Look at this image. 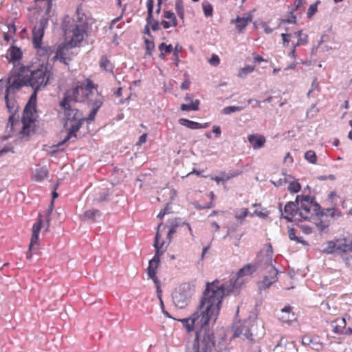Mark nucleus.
Returning <instances> with one entry per match:
<instances>
[{
	"label": "nucleus",
	"mask_w": 352,
	"mask_h": 352,
	"mask_svg": "<svg viewBox=\"0 0 352 352\" xmlns=\"http://www.w3.org/2000/svg\"><path fill=\"white\" fill-rule=\"evenodd\" d=\"M218 299L213 295L207 296L206 287L199 309L190 318L180 320L188 332L194 327L199 328L196 332L192 352H212L214 347L213 333L208 329V324L211 320L214 322L219 315L221 303Z\"/></svg>",
	"instance_id": "nucleus-1"
},
{
	"label": "nucleus",
	"mask_w": 352,
	"mask_h": 352,
	"mask_svg": "<svg viewBox=\"0 0 352 352\" xmlns=\"http://www.w3.org/2000/svg\"><path fill=\"white\" fill-rule=\"evenodd\" d=\"M256 268L257 265L248 264L240 269L235 274L230 276V280L223 283H220L218 280L206 284L207 296L213 295L215 298H219V301L222 303L224 296L230 293L235 292L241 287L243 280H241L245 276H250Z\"/></svg>",
	"instance_id": "nucleus-2"
},
{
	"label": "nucleus",
	"mask_w": 352,
	"mask_h": 352,
	"mask_svg": "<svg viewBox=\"0 0 352 352\" xmlns=\"http://www.w3.org/2000/svg\"><path fill=\"white\" fill-rule=\"evenodd\" d=\"M296 202L299 205L298 221H311L315 217L327 215V213L333 219H338L342 216L341 212L333 207L321 210L320 206L314 201V198L307 195H297Z\"/></svg>",
	"instance_id": "nucleus-3"
},
{
	"label": "nucleus",
	"mask_w": 352,
	"mask_h": 352,
	"mask_svg": "<svg viewBox=\"0 0 352 352\" xmlns=\"http://www.w3.org/2000/svg\"><path fill=\"white\" fill-rule=\"evenodd\" d=\"M273 250L271 244H268L265 250V254L262 255L261 252L256 257V263L258 267L265 268L267 270L268 275H265L263 279L258 283L260 289L269 288L278 280V270L273 265Z\"/></svg>",
	"instance_id": "nucleus-4"
},
{
	"label": "nucleus",
	"mask_w": 352,
	"mask_h": 352,
	"mask_svg": "<svg viewBox=\"0 0 352 352\" xmlns=\"http://www.w3.org/2000/svg\"><path fill=\"white\" fill-rule=\"evenodd\" d=\"M97 86L93 82L87 79L85 82L77 85L71 90L67 91L64 98H67V101L74 102H82L88 100L89 97L94 96V89H96Z\"/></svg>",
	"instance_id": "nucleus-5"
},
{
	"label": "nucleus",
	"mask_w": 352,
	"mask_h": 352,
	"mask_svg": "<svg viewBox=\"0 0 352 352\" xmlns=\"http://www.w3.org/2000/svg\"><path fill=\"white\" fill-rule=\"evenodd\" d=\"M51 73L46 67L43 65L35 70H30L28 67L27 75L28 86L33 89L39 90L45 87L50 81Z\"/></svg>",
	"instance_id": "nucleus-6"
},
{
	"label": "nucleus",
	"mask_w": 352,
	"mask_h": 352,
	"mask_svg": "<svg viewBox=\"0 0 352 352\" xmlns=\"http://www.w3.org/2000/svg\"><path fill=\"white\" fill-rule=\"evenodd\" d=\"M33 90L34 91L32 94L23 111V116L22 118L23 128L21 131L23 133H25L26 131H29L30 124L34 122V113L36 111V102L37 91L38 90Z\"/></svg>",
	"instance_id": "nucleus-7"
},
{
	"label": "nucleus",
	"mask_w": 352,
	"mask_h": 352,
	"mask_svg": "<svg viewBox=\"0 0 352 352\" xmlns=\"http://www.w3.org/2000/svg\"><path fill=\"white\" fill-rule=\"evenodd\" d=\"M28 67H21L18 72H13L8 79V86L6 92L9 93L10 89H19L23 86H28L27 75Z\"/></svg>",
	"instance_id": "nucleus-8"
},
{
	"label": "nucleus",
	"mask_w": 352,
	"mask_h": 352,
	"mask_svg": "<svg viewBox=\"0 0 352 352\" xmlns=\"http://www.w3.org/2000/svg\"><path fill=\"white\" fill-rule=\"evenodd\" d=\"M192 292L189 285H183L179 287L173 293V301L175 305L179 308H185L190 300Z\"/></svg>",
	"instance_id": "nucleus-9"
},
{
	"label": "nucleus",
	"mask_w": 352,
	"mask_h": 352,
	"mask_svg": "<svg viewBox=\"0 0 352 352\" xmlns=\"http://www.w3.org/2000/svg\"><path fill=\"white\" fill-rule=\"evenodd\" d=\"M256 326L252 320H245L240 326L235 328L233 337H242L243 339L254 341L258 333L256 332Z\"/></svg>",
	"instance_id": "nucleus-10"
},
{
	"label": "nucleus",
	"mask_w": 352,
	"mask_h": 352,
	"mask_svg": "<svg viewBox=\"0 0 352 352\" xmlns=\"http://www.w3.org/2000/svg\"><path fill=\"white\" fill-rule=\"evenodd\" d=\"M86 25L84 23H74L71 25V29H65V34L69 35L72 33L70 44L72 47L76 46L80 43L84 38V34L86 32Z\"/></svg>",
	"instance_id": "nucleus-11"
},
{
	"label": "nucleus",
	"mask_w": 352,
	"mask_h": 352,
	"mask_svg": "<svg viewBox=\"0 0 352 352\" xmlns=\"http://www.w3.org/2000/svg\"><path fill=\"white\" fill-rule=\"evenodd\" d=\"M351 248L352 239L344 237L337 239V254L340 255L346 264L352 258Z\"/></svg>",
	"instance_id": "nucleus-12"
},
{
	"label": "nucleus",
	"mask_w": 352,
	"mask_h": 352,
	"mask_svg": "<svg viewBox=\"0 0 352 352\" xmlns=\"http://www.w3.org/2000/svg\"><path fill=\"white\" fill-rule=\"evenodd\" d=\"M60 105L64 109L65 116L67 120L69 121H78L85 120V118L82 117V113L75 108H72L70 102L67 100V98H63L60 102Z\"/></svg>",
	"instance_id": "nucleus-13"
},
{
	"label": "nucleus",
	"mask_w": 352,
	"mask_h": 352,
	"mask_svg": "<svg viewBox=\"0 0 352 352\" xmlns=\"http://www.w3.org/2000/svg\"><path fill=\"white\" fill-rule=\"evenodd\" d=\"M47 24L46 19H40L38 23L32 30V43L35 48H39L41 45V41L44 35V30Z\"/></svg>",
	"instance_id": "nucleus-14"
},
{
	"label": "nucleus",
	"mask_w": 352,
	"mask_h": 352,
	"mask_svg": "<svg viewBox=\"0 0 352 352\" xmlns=\"http://www.w3.org/2000/svg\"><path fill=\"white\" fill-rule=\"evenodd\" d=\"M299 205L295 201L287 202L284 208L285 215L281 214L282 217L289 221H298Z\"/></svg>",
	"instance_id": "nucleus-15"
},
{
	"label": "nucleus",
	"mask_w": 352,
	"mask_h": 352,
	"mask_svg": "<svg viewBox=\"0 0 352 352\" xmlns=\"http://www.w3.org/2000/svg\"><path fill=\"white\" fill-rule=\"evenodd\" d=\"M42 226H43V221L41 218L38 219V221L36 223H34L33 225L32 234V237H31V240H30V243L29 245V251H31L34 248V246L36 244H37L38 241V237H39V233H40Z\"/></svg>",
	"instance_id": "nucleus-16"
},
{
	"label": "nucleus",
	"mask_w": 352,
	"mask_h": 352,
	"mask_svg": "<svg viewBox=\"0 0 352 352\" xmlns=\"http://www.w3.org/2000/svg\"><path fill=\"white\" fill-rule=\"evenodd\" d=\"M252 15L251 14H249L245 17H241L239 16H237L236 18L234 20H231V23H236V29L238 30L239 32H241L252 21Z\"/></svg>",
	"instance_id": "nucleus-17"
},
{
	"label": "nucleus",
	"mask_w": 352,
	"mask_h": 352,
	"mask_svg": "<svg viewBox=\"0 0 352 352\" xmlns=\"http://www.w3.org/2000/svg\"><path fill=\"white\" fill-rule=\"evenodd\" d=\"M248 140L252 144V146L254 150L262 148L265 142V137L258 134L249 135L248 136Z\"/></svg>",
	"instance_id": "nucleus-18"
},
{
	"label": "nucleus",
	"mask_w": 352,
	"mask_h": 352,
	"mask_svg": "<svg viewBox=\"0 0 352 352\" xmlns=\"http://www.w3.org/2000/svg\"><path fill=\"white\" fill-rule=\"evenodd\" d=\"M185 101L188 102V104H182L180 109L182 111H197L199 109V100H192L188 94H186L184 97Z\"/></svg>",
	"instance_id": "nucleus-19"
},
{
	"label": "nucleus",
	"mask_w": 352,
	"mask_h": 352,
	"mask_svg": "<svg viewBox=\"0 0 352 352\" xmlns=\"http://www.w3.org/2000/svg\"><path fill=\"white\" fill-rule=\"evenodd\" d=\"M278 318L283 322L287 323L294 320L295 315L292 311V307L289 305H287L281 309Z\"/></svg>",
	"instance_id": "nucleus-20"
},
{
	"label": "nucleus",
	"mask_w": 352,
	"mask_h": 352,
	"mask_svg": "<svg viewBox=\"0 0 352 352\" xmlns=\"http://www.w3.org/2000/svg\"><path fill=\"white\" fill-rule=\"evenodd\" d=\"M160 263L159 256L154 255L152 259L148 262V266L146 269L148 278H155L156 275V270Z\"/></svg>",
	"instance_id": "nucleus-21"
},
{
	"label": "nucleus",
	"mask_w": 352,
	"mask_h": 352,
	"mask_svg": "<svg viewBox=\"0 0 352 352\" xmlns=\"http://www.w3.org/2000/svg\"><path fill=\"white\" fill-rule=\"evenodd\" d=\"M179 123L184 126H186L190 129H205L208 126V123L201 124L195 121H192L188 120L186 118H180L179 120Z\"/></svg>",
	"instance_id": "nucleus-22"
},
{
	"label": "nucleus",
	"mask_w": 352,
	"mask_h": 352,
	"mask_svg": "<svg viewBox=\"0 0 352 352\" xmlns=\"http://www.w3.org/2000/svg\"><path fill=\"white\" fill-rule=\"evenodd\" d=\"M162 226H163L162 223H160L157 226V232H156V234H155V242L153 244V246L155 249V255L159 257H160V256L162 255L164 252L165 251L164 250H161V249H163L164 242H162L160 245L159 244V241L162 237L161 234H160L159 230H160V227Z\"/></svg>",
	"instance_id": "nucleus-23"
},
{
	"label": "nucleus",
	"mask_w": 352,
	"mask_h": 352,
	"mask_svg": "<svg viewBox=\"0 0 352 352\" xmlns=\"http://www.w3.org/2000/svg\"><path fill=\"white\" fill-rule=\"evenodd\" d=\"M346 323L344 318H337L332 321L331 323L333 331L336 334H342L343 333L344 329L346 327Z\"/></svg>",
	"instance_id": "nucleus-24"
},
{
	"label": "nucleus",
	"mask_w": 352,
	"mask_h": 352,
	"mask_svg": "<svg viewBox=\"0 0 352 352\" xmlns=\"http://www.w3.org/2000/svg\"><path fill=\"white\" fill-rule=\"evenodd\" d=\"M87 102L89 105L92 106V108L99 110L103 103V97L98 92L94 93V96L89 97Z\"/></svg>",
	"instance_id": "nucleus-25"
},
{
	"label": "nucleus",
	"mask_w": 352,
	"mask_h": 352,
	"mask_svg": "<svg viewBox=\"0 0 352 352\" xmlns=\"http://www.w3.org/2000/svg\"><path fill=\"white\" fill-rule=\"evenodd\" d=\"M8 53L10 55V58L7 57L9 59L10 62H16L19 60L22 57V52L21 50L15 46H12L8 50Z\"/></svg>",
	"instance_id": "nucleus-26"
},
{
	"label": "nucleus",
	"mask_w": 352,
	"mask_h": 352,
	"mask_svg": "<svg viewBox=\"0 0 352 352\" xmlns=\"http://www.w3.org/2000/svg\"><path fill=\"white\" fill-rule=\"evenodd\" d=\"M48 170L45 166L38 167L35 169L34 178L36 181L41 182L47 177Z\"/></svg>",
	"instance_id": "nucleus-27"
},
{
	"label": "nucleus",
	"mask_w": 352,
	"mask_h": 352,
	"mask_svg": "<svg viewBox=\"0 0 352 352\" xmlns=\"http://www.w3.org/2000/svg\"><path fill=\"white\" fill-rule=\"evenodd\" d=\"M294 34L298 37V41L292 45L294 46V48H296L300 45H305L308 43V35L302 34V30L295 32Z\"/></svg>",
	"instance_id": "nucleus-28"
},
{
	"label": "nucleus",
	"mask_w": 352,
	"mask_h": 352,
	"mask_svg": "<svg viewBox=\"0 0 352 352\" xmlns=\"http://www.w3.org/2000/svg\"><path fill=\"white\" fill-rule=\"evenodd\" d=\"M153 9H151V12H149V10H147L148 14L146 17V23L149 26H151L152 30L157 31L160 29V23L158 21L153 19Z\"/></svg>",
	"instance_id": "nucleus-29"
},
{
	"label": "nucleus",
	"mask_w": 352,
	"mask_h": 352,
	"mask_svg": "<svg viewBox=\"0 0 352 352\" xmlns=\"http://www.w3.org/2000/svg\"><path fill=\"white\" fill-rule=\"evenodd\" d=\"M8 94V92H6L5 100L6 107L10 113H15L18 111V105L14 100H10Z\"/></svg>",
	"instance_id": "nucleus-30"
},
{
	"label": "nucleus",
	"mask_w": 352,
	"mask_h": 352,
	"mask_svg": "<svg viewBox=\"0 0 352 352\" xmlns=\"http://www.w3.org/2000/svg\"><path fill=\"white\" fill-rule=\"evenodd\" d=\"M100 66L107 72H113V64L111 63V61L107 58L106 56H102L100 58Z\"/></svg>",
	"instance_id": "nucleus-31"
},
{
	"label": "nucleus",
	"mask_w": 352,
	"mask_h": 352,
	"mask_svg": "<svg viewBox=\"0 0 352 352\" xmlns=\"http://www.w3.org/2000/svg\"><path fill=\"white\" fill-rule=\"evenodd\" d=\"M323 252L326 254L337 253V239L328 241L323 249Z\"/></svg>",
	"instance_id": "nucleus-32"
},
{
	"label": "nucleus",
	"mask_w": 352,
	"mask_h": 352,
	"mask_svg": "<svg viewBox=\"0 0 352 352\" xmlns=\"http://www.w3.org/2000/svg\"><path fill=\"white\" fill-rule=\"evenodd\" d=\"M100 217V212L98 210L93 209L85 212L84 219L86 220L95 221L98 217Z\"/></svg>",
	"instance_id": "nucleus-33"
},
{
	"label": "nucleus",
	"mask_w": 352,
	"mask_h": 352,
	"mask_svg": "<svg viewBox=\"0 0 352 352\" xmlns=\"http://www.w3.org/2000/svg\"><path fill=\"white\" fill-rule=\"evenodd\" d=\"M292 179V177L291 175H287L285 173L282 174V177L279 178L276 181H271L272 183L276 187H279L281 186L285 185L286 183L289 182V179Z\"/></svg>",
	"instance_id": "nucleus-34"
},
{
	"label": "nucleus",
	"mask_w": 352,
	"mask_h": 352,
	"mask_svg": "<svg viewBox=\"0 0 352 352\" xmlns=\"http://www.w3.org/2000/svg\"><path fill=\"white\" fill-rule=\"evenodd\" d=\"M309 347L315 351H319L322 349L323 344L320 341L318 337H313Z\"/></svg>",
	"instance_id": "nucleus-35"
},
{
	"label": "nucleus",
	"mask_w": 352,
	"mask_h": 352,
	"mask_svg": "<svg viewBox=\"0 0 352 352\" xmlns=\"http://www.w3.org/2000/svg\"><path fill=\"white\" fill-rule=\"evenodd\" d=\"M202 8L204 15L206 17L212 16L213 13V8L212 5L208 1H204L202 3Z\"/></svg>",
	"instance_id": "nucleus-36"
},
{
	"label": "nucleus",
	"mask_w": 352,
	"mask_h": 352,
	"mask_svg": "<svg viewBox=\"0 0 352 352\" xmlns=\"http://www.w3.org/2000/svg\"><path fill=\"white\" fill-rule=\"evenodd\" d=\"M175 10L178 16L184 19V9L183 6L182 0H176L175 1Z\"/></svg>",
	"instance_id": "nucleus-37"
},
{
	"label": "nucleus",
	"mask_w": 352,
	"mask_h": 352,
	"mask_svg": "<svg viewBox=\"0 0 352 352\" xmlns=\"http://www.w3.org/2000/svg\"><path fill=\"white\" fill-rule=\"evenodd\" d=\"M244 109L243 106H228L223 109L222 113L223 114H230L236 111H240Z\"/></svg>",
	"instance_id": "nucleus-38"
},
{
	"label": "nucleus",
	"mask_w": 352,
	"mask_h": 352,
	"mask_svg": "<svg viewBox=\"0 0 352 352\" xmlns=\"http://www.w3.org/2000/svg\"><path fill=\"white\" fill-rule=\"evenodd\" d=\"M254 70V66L247 65L240 69L238 76L241 78H245L248 74L252 72Z\"/></svg>",
	"instance_id": "nucleus-39"
},
{
	"label": "nucleus",
	"mask_w": 352,
	"mask_h": 352,
	"mask_svg": "<svg viewBox=\"0 0 352 352\" xmlns=\"http://www.w3.org/2000/svg\"><path fill=\"white\" fill-rule=\"evenodd\" d=\"M289 186H288V190L291 192L296 193L298 192L300 190L301 186L299 182L297 181H289Z\"/></svg>",
	"instance_id": "nucleus-40"
},
{
	"label": "nucleus",
	"mask_w": 352,
	"mask_h": 352,
	"mask_svg": "<svg viewBox=\"0 0 352 352\" xmlns=\"http://www.w3.org/2000/svg\"><path fill=\"white\" fill-rule=\"evenodd\" d=\"M74 122L75 123L71 125L68 132L76 137V132L81 127L84 120H78Z\"/></svg>",
	"instance_id": "nucleus-41"
},
{
	"label": "nucleus",
	"mask_w": 352,
	"mask_h": 352,
	"mask_svg": "<svg viewBox=\"0 0 352 352\" xmlns=\"http://www.w3.org/2000/svg\"><path fill=\"white\" fill-rule=\"evenodd\" d=\"M164 17L170 19L172 23V26L175 27L177 25V20L175 14L169 10H166L164 12Z\"/></svg>",
	"instance_id": "nucleus-42"
},
{
	"label": "nucleus",
	"mask_w": 352,
	"mask_h": 352,
	"mask_svg": "<svg viewBox=\"0 0 352 352\" xmlns=\"http://www.w3.org/2000/svg\"><path fill=\"white\" fill-rule=\"evenodd\" d=\"M182 50V46L179 44H177L175 45L174 50H173V60H174L175 65L176 67L179 66V53Z\"/></svg>",
	"instance_id": "nucleus-43"
},
{
	"label": "nucleus",
	"mask_w": 352,
	"mask_h": 352,
	"mask_svg": "<svg viewBox=\"0 0 352 352\" xmlns=\"http://www.w3.org/2000/svg\"><path fill=\"white\" fill-rule=\"evenodd\" d=\"M305 158L311 164H316L317 162V156L314 151H308L305 153Z\"/></svg>",
	"instance_id": "nucleus-44"
},
{
	"label": "nucleus",
	"mask_w": 352,
	"mask_h": 352,
	"mask_svg": "<svg viewBox=\"0 0 352 352\" xmlns=\"http://www.w3.org/2000/svg\"><path fill=\"white\" fill-rule=\"evenodd\" d=\"M183 225H186L187 227H188V229L190 233V234H192V229H191V227L189 225V223L184 221V222H182L181 221V219L179 218H176L173 220V221L171 223V226L175 227V228H177L178 226H183Z\"/></svg>",
	"instance_id": "nucleus-45"
},
{
	"label": "nucleus",
	"mask_w": 352,
	"mask_h": 352,
	"mask_svg": "<svg viewBox=\"0 0 352 352\" xmlns=\"http://www.w3.org/2000/svg\"><path fill=\"white\" fill-rule=\"evenodd\" d=\"M109 193L105 191H100L95 197L94 200L98 202L107 201L109 200Z\"/></svg>",
	"instance_id": "nucleus-46"
},
{
	"label": "nucleus",
	"mask_w": 352,
	"mask_h": 352,
	"mask_svg": "<svg viewBox=\"0 0 352 352\" xmlns=\"http://www.w3.org/2000/svg\"><path fill=\"white\" fill-rule=\"evenodd\" d=\"M144 43L146 47V54L151 55L155 47L154 42L153 41L148 40V38H145Z\"/></svg>",
	"instance_id": "nucleus-47"
},
{
	"label": "nucleus",
	"mask_w": 352,
	"mask_h": 352,
	"mask_svg": "<svg viewBox=\"0 0 352 352\" xmlns=\"http://www.w3.org/2000/svg\"><path fill=\"white\" fill-rule=\"evenodd\" d=\"M159 50L164 53H170L173 50V45L171 44L167 45L165 43H162L158 46Z\"/></svg>",
	"instance_id": "nucleus-48"
},
{
	"label": "nucleus",
	"mask_w": 352,
	"mask_h": 352,
	"mask_svg": "<svg viewBox=\"0 0 352 352\" xmlns=\"http://www.w3.org/2000/svg\"><path fill=\"white\" fill-rule=\"evenodd\" d=\"M76 140V137L74 136V135H72V133H70L69 132H68L67 135L65 136V138L61 141L56 146L57 147H59L60 146L64 144L65 143H66L67 142L71 140L72 142H74Z\"/></svg>",
	"instance_id": "nucleus-49"
},
{
	"label": "nucleus",
	"mask_w": 352,
	"mask_h": 352,
	"mask_svg": "<svg viewBox=\"0 0 352 352\" xmlns=\"http://www.w3.org/2000/svg\"><path fill=\"white\" fill-rule=\"evenodd\" d=\"M318 3L319 2L318 1L315 3L311 4L309 6L308 11L307 12V18H309V19L311 18L314 15V14L317 12V6H318Z\"/></svg>",
	"instance_id": "nucleus-50"
},
{
	"label": "nucleus",
	"mask_w": 352,
	"mask_h": 352,
	"mask_svg": "<svg viewBox=\"0 0 352 352\" xmlns=\"http://www.w3.org/2000/svg\"><path fill=\"white\" fill-rule=\"evenodd\" d=\"M248 212L249 211L247 208L241 209L236 213L235 218L238 220H243L248 216Z\"/></svg>",
	"instance_id": "nucleus-51"
},
{
	"label": "nucleus",
	"mask_w": 352,
	"mask_h": 352,
	"mask_svg": "<svg viewBox=\"0 0 352 352\" xmlns=\"http://www.w3.org/2000/svg\"><path fill=\"white\" fill-rule=\"evenodd\" d=\"M296 23V17L294 15L293 12L291 11L289 12V16L286 19H282L281 23Z\"/></svg>",
	"instance_id": "nucleus-52"
},
{
	"label": "nucleus",
	"mask_w": 352,
	"mask_h": 352,
	"mask_svg": "<svg viewBox=\"0 0 352 352\" xmlns=\"http://www.w3.org/2000/svg\"><path fill=\"white\" fill-rule=\"evenodd\" d=\"M148 278L152 279L153 281L154 282L155 285H156V291H157V296L160 298V300H161L162 290L160 289L159 280L157 279L156 276H155V278Z\"/></svg>",
	"instance_id": "nucleus-53"
},
{
	"label": "nucleus",
	"mask_w": 352,
	"mask_h": 352,
	"mask_svg": "<svg viewBox=\"0 0 352 352\" xmlns=\"http://www.w3.org/2000/svg\"><path fill=\"white\" fill-rule=\"evenodd\" d=\"M209 63L212 66H217L220 63V59L217 55L212 54L209 60Z\"/></svg>",
	"instance_id": "nucleus-54"
},
{
	"label": "nucleus",
	"mask_w": 352,
	"mask_h": 352,
	"mask_svg": "<svg viewBox=\"0 0 352 352\" xmlns=\"http://www.w3.org/2000/svg\"><path fill=\"white\" fill-rule=\"evenodd\" d=\"M280 36L283 38V45L286 46L289 44V38L292 36V34L282 33Z\"/></svg>",
	"instance_id": "nucleus-55"
},
{
	"label": "nucleus",
	"mask_w": 352,
	"mask_h": 352,
	"mask_svg": "<svg viewBox=\"0 0 352 352\" xmlns=\"http://www.w3.org/2000/svg\"><path fill=\"white\" fill-rule=\"evenodd\" d=\"M261 26L263 28V30L266 34H271L274 31V29L269 27L265 22L261 23Z\"/></svg>",
	"instance_id": "nucleus-56"
},
{
	"label": "nucleus",
	"mask_w": 352,
	"mask_h": 352,
	"mask_svg": "<svg viewBox=\"0 0 352 352\" xmlns=\"http://www.w3.org/2000/svg\"><path fill=\"white\" fill-rule=\"evenodd\" d=\"M311 339H312L311 337L308 336H305L302 337V344L304 346H309V345L311 343Z\"/></svg>",
	"instance_id": "nucleus-57"
},
{
	"label": "nucleus",
	"mask_w": 352,
	"mask_h": 352,
	"mask_svg": "<svg viewBox=\"0 0 352 352\" xmlns=\"http://www.w3.org/2000/svg\"><path fill=\"white\" fill-rule=\"evenodd\" d=\"M98 111V110H97L96 109L92 108L91 111H90L89 114L88 115L86 119L88 120H93L95 118Z\"/></svg>",
	"instance_id": "nucleus-58"
},
{
	"label": "nucleus",
	"mask_w": 352,
	"mask_h": 352,
	"mask_svg": "<svg viewBox=\"0 0 352 352\" xmlns=\"http://www.w3.org/2000/svg\"><path fill=\"white\" fill-rule=\"evenodd\" d=\"M98 111V110H97L96 109L92 108L91 111H90L89 114L88 115L86 119L88 120H93L95 118Z\"/></svg>",
	"instance_id": "nucleus-59"
},
{
	"label": "nucleus",
	"mask_w": 352,
	"mask_h": 352,
	"mask_svg": "<svg viewBox=\"0 0 352 352\" xmlns=\"http://www.w3.org/2000/svg\"><path fill=\"white\" fill-rule=\"evenodd\" d=\"M306 0H296L294 3L295 10L300 9L305 3Z\"/></svg>",
	"instance_id": "nucleus-60"
},
{
	"label": "nucleus",
	"mask_w": 352,
	"mask_h": 352,
	"mask_svg": "<svg viewBox=\"0 0 352 352\" xmlns=\"http://www.w3.org/2000/svg\"><path fill=\"white\" fill-rule=\"evenodd\" d=\"M289 238L292 241H294L297 239V236H296V230L294 228H289L288 231Z\"/></svg>",
	"instance_id": "nucleus-61"
},
{
	"label": "nucleus",
	"mask_w": 352,
	"mask_h": 352,
	"mask_svg": "<svg viewBox=\"0 0 352 352\" xmlns=\"http://www.w3.org/2000/svg\"><path fill=\"white\" fill-rule=\"evenodd\" d=\"M59 60L61 63L65 64V65H68L69 64V58L65 57V56H63V54L62 53H60L59 54Z\"/></svg>",
	"instance_id": "nucleus-62"
},
{
	"label": "nucleus",
	"mask_w": 352,
	"mask_h": 352,
	"mask_svg": "<svg viewBox=\"0 0 352 352\" xmlns=\"http://www.w3.org/2000/svg\"><path fill=\"white\" fill-rule=\"evenodd\" d=\"M176 232V228L173 227V226H170L168 232V234H167V239H168V243L170 242V237H171V235L173 234L174 233Z\"/></svg>",
	"instance_id": "nucleus-63"
},
{
	"label": "nucleus",
	"mask_w": 352,
	"mask_h": 352,
	"mask_svg": "<svg viewBox=\"0 0 352 352\" xmlns=\"http://www.w3.org/2000/svg\"><path fill=\"white\" fill-rule=\"evenodd\" d=\"M300 228L305 234H310L312 232V228L309 226L302 225Z\"/></svg>",
	"instance_id": "nucleus-64"
}]
</instances>
